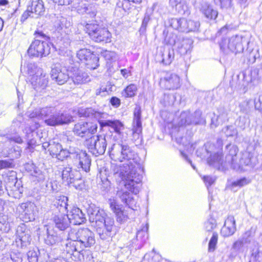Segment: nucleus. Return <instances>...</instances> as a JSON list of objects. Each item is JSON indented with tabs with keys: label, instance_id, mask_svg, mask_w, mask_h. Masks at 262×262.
Masks as SVG:
<instances>
[{
	"label": "nucleus",
	"instance_id": "nucleus-1",
	"mask_svg": "<svg viewBox=\"0 0 262 262\" xmlns=\"http://www.w3.org/2000/svg\"><path fill=\"white\" fill-rule=\"evenodd\" d=\"M111 158L114 161H126L119 165L112 164L111 170L116 178L124 182V186L129 191L137 194L142 186L143 167L135 151L127 145L113 144L109 148Z\"/></svg>",
	"mask_w": 262,
	"mask_h": 262
},
{
	"label": "nucleus",
	"instance_id": "nucleus-2",
	"mask_svg": "<svg viewBox=\"0 0 262 262\" xmlns=\"http://www.w3.org/2000/svg\"><path fill=\"white\" fill-rule=\"evenodd\" d=\"M68 238L70 241L66 244L63 253L65 252L66 256L74 261L83 259L84 249L95 243L94 234L88 228L72 229Z\"/></svg>",
	"mask_w": 262,
	"mask_h": 262
},
{
	"label": "nucleus",
	"instance_id": "nucleus-3",
	"mask_svg": "<svg viewBox=\"0 0 262 262\" xmlns=\"http://www.w3.org/2000/svg\"><path fill=\"white\" fill-rule=\"evenodd\" d=\"M50 154L61 161L68 158L75 159L83 171L88 172L90 170L91 160L85 151L72 147H70L68 149H63L59 142L51 140Z\"/></svg>",
	"mask_w": 262,
	"mask_h": 262
},
{
	"label": "nucleus",
	"instance_id": "nucleus-4",
	"mask_svg": "<svg viewBox=\"0 0 262 262\" xmlns=\"http://www.w3.org/2000/svg\"><path fill=\"white\" fill-rule=\"evenodd\" d=\"M30 118H37L44 121L49 126H56L68 124L72 121V117L64 113L57 112L53 106H47L40 109H36L29 115Z\"/></svg>",
	"mask_w": 262,
	"mask_h": 262
},
{
	"label": "nucleus",
	"instance_id": "nucleus-5",
	"mask_svg": "<svg viewBox=\"0 0 262 262\" xmlns=\"http://www.w3.org/2000/svg\"><path fill=\"white\" fill-rule=\"evenodd\" d=\"M80 117L95 118L98 120L101 128L109 127L114 130L117 134L120 135L121 131L124 129V125L118 120H105L103 119L105 115L95 111L92 108H81L78 111Z\"/></svg>",
	"mask_w": 262,
	"mask_h": 262
},
{
	"label": "nucleus",
	"instance_id": "nucleus-6",
	"mask_svg": "<svg viewBox=\"0 0 262 262\" xmlns=\"http://www.w3.org/2000/svg\"><path fill=\"white\" fill-rule=\"evenodd\" d=\"M28 72L31 84L36 91L41 92L46 89L48 85L49 77L42 69L34 63H30L28 66Z\"/></svg>",
	"mask_w": 262,
	"mask_h": 262
},
{
	"label": "nucleus",
	"instance_id": "nucleus-7",
	"mask_svg": "<svg viewBox=\"0 0 262 262\" xmlns=\"http://www.w3.org/2000/svg\"><path fill=\"white\" fill-rule=\"evenodd\" d=\"M112 139L110 135L93 136L87 140V145L91 152L96 156L103 155L108 144H111Z\"/></svg>",
	"mask_w": 262,
	"mask_h": 262
},
{
	"label": "nucleus",
	"instance_id": "nucleus-8",
	"mask_svg": "<svg viewBox=\"0 0 262 262\" xmlns=\"http://www.w3.org/2000/svg\"><path fill=\"white\" fill-rule=\"evenodd\" d=\"M247 42L241 35H235L228 39L223 38L220 43L221 50L226 54L230 52L241 53L244 50L243 43Z\"/></svg>",
	"mask_w": 262,
	"mask_h": 262
},
{
	"label": "nucleus",
	"instance_id": "nucleus-9",
	"mask_svg": "<svg viewBox=\"0 0 262 262\" xmlns=\"http://www.w3.org/2000/svg\"><path fill=\"white\" fill-rule=\"evenodd\" d=\"M85 29L90 37L96 42L106 43L111 41V34L106 28H101L97 24H87Z\"/></svg>",
	"mask_w": 262,
	"mask_h": 262
},
{
	"label": "nucleus",
	"instance_id": "nucleus-10",
	"mask_svg": "<svg viewBox=\"0 0 262 262\" xmlns=\"http://www.w3.org/2000/svg\"><path fill=\"white\" fill-rule=\"evenodd\" d=\"M50 52V48L48 42L39 39H35L28 50L29 55L32 57L46 56Z\"/></svg>",
	"mask_w": 262,
	"mask_h": 262
},
{
	"label": "nucleus",
	"instance_id": "nucleus-11",
	"mask_svg": "<svg viewBox=\"0 0 262 262\" xmlns=\"http://www.w3.org/2000/svg\"><path fill=\"white\" fill-rule=\"evenodd\" d=\"M77 57L80 61L85 63L88 69H95L99 66V58L90 50L80 49L77 53Z\"/></svg>",
	"mask_w": 262,
	"mask_h": 262
},
{
	"label": "nucleus",
	"instance_id": "nucleus-12",
	"mask_svg": "<svg viewBox=\"0 0 262 262\" xmlns=\"http://www.w3.org/2000/svg\"><path fill=\"white\" fill-rule=\"evenodd\" d=\"M62 178L63 181L67 183L68 185L72 184L77 189L81 188L79 183L76 184L79 181H81V176L80 173L73 169L70 167L64 168L62 172Z\"/></svg>",
	"mask_w": 262,
	"mask_h": 262
},
{
	"label": "nucleus",
	"instance_id": "nucleus-13",
	"mask_svg": "<svg viewBox=\"0 0 262 262\" xmlns=\"http://www.w3.org/2000/svg\"><path fill=\"white\" fill-rule=\"evenodd\" d=\"M35 125L34 127L27 125L23 130L27 140V148L29 149L33 148L36 145H38L42 142L41 138L38 132L35 131V128L38 127V124Z\"/></svg>",
	"mask_w": 262,
	"mask_h": 262
},
{
	"label": "nucleus",
	"instance_id": "nucleus-14",
	"mask_svg": "<svg viewBox=\"0 0 262 262\" xmlns=\"http://www.w3.org/2000/svg\"><path fill=\"white\" fill-rule=\"evenodd\" d=\"M160 84L166 90H177L181 86L180 78L174 73H167L165 76L161 79Z\"/></svg>",
	"mask_w": 262,
	"mask_h": 262
},
{
	"label": "nucleus",
	"instance_id": "nucleus-15",
	"mask_svg": "<svg viewBox=\"0 0 262 262\" xmlns=\"http://www.w3.org/2000/svg\"><path fill=\"white\" fill-rule=\"evenodd\" d=\"M114 227V220L107 216L104 219L101 227H98L97 231L102 239H106L111 237L112 231Z\"/></svg>",
	"mask_w": 262,
	"mask_h": 262
},
{
	"label": "nucleus",
	"instance_id": "nucleus-16",
	"mask_svg": "<svg viewBox=\"0 0 262 262\" xmlns=\"http://www.w3.org/2000/svg\"><path fill=\"white\" fill-rule=\"evenodd\" d=\"M227 151L225 157V161L228 166L234 169H238L240 168L239 165L237 163V148L236 146L230 144L227 145L226 147Z\"/></svg>",
	"mask_w": 262,
	"mask_h": 262
},
{
	"label": "nucleus",
	"instance_id": "nucleus-17",
	"mask_svg": "<svg viewBox=\"0 0 262 262\" xmlns=\"http://www.w3.org/2000/svg\"><path fill=\"white\" fill-rule=\"evenodd\" d=\"M52 79L55 80L58 84L62 85L66 82L70 77V71L66 68L55 67L51 72Z\"/></svg>",
	"mask_w": 262,
	"mask_h": 262
},
{
	"label": "nucleus",
	"instance_id": "nucleus-18",
	"mask_svg": "<svg viewBox=\"0 0 262 262\" xmlns=\"http://www.w3.org/2000/svg\"><path fill=\"white\" fill-rule=\"evenodd\" d=\"M174 43L177 51L182 55L186 54L192 49L193 41L188 38L179 37L176 40L169 42L170 44Z\"/></svg>",
	"mask_w": 262,
	"mask_h": 262
},
{
	"label": "nucleus",
	"instance_id": "nucleus-19",
	"mask_svg": "<svg viewBox=\"0 0 262 262\" xmlns=\"http://www.w3.org/2000/svg\"><path fill=\"white\" fill-rule=\"evenodd\" d=\"M222 152H217L210 156L207 159L208 164L218 170L221 171L226 170L228 168V166L226 162L222 159Z\"/></svg>",
	"mask_w": 262,
	"mask_h": 262
},
{
	"label": "nucleus",
	"instance_id": "nucleus-20",
	"mask_svg": "<svg viewBox=\"0 0 262 262\" xmlns=\"http://www.w3.org/2000/svg\"><path fill=\"white\" fill-rule=\"evenodd\" d=\"M35 205L31 202L23 203L17 207V210L19 213L24 216L26 222L34 220Z\"/></svg>",
	"mask_w": 262,
	"mask_h": 262
},
{
	"label": "nucleus",
	"instance_id": "nucleus-21",
	"mask_svg": "<svg viewBox=\"0 0 262 262\" xmlns=\"http://www.w3.org/2000/svg\"><path fill=\"white\" fill-rule=\"evenodd\" d=\"M236 231V221L233 216H228L221 230V234L225 237L233 235Z\"/></svg>",
	"mask_w": 262,
	"mask_h": 262
},
{
	"label": "nucleus",
	"instance_id": "nucleus-22",
	"mask_svg": "<svg viewBox=\"0 0 262 262\" xmlns=\"http://www.w3.org/2000/svg\"><path fill=\"white\" fill-rule=\"evenodd\" d=\"M70 77L75 84H81L90 80L87 73L83 72L79 68L74 67L70 70Z\"/></svg>",
	"mask_w": 262,
	"mask_h": 262
},
{
	"label": "nucleus",
	"instance_id": "nucleus-23",
	"mask_svg": "<svg viewBox=\"0 0 262 262\" xmlns=\"http://www.w3.org/2000/svg\"><path fill=\"white\" fill-rule=\"evenodd\" d=\"M26 170L32 177L34 181L38 182H43L46 179V173L42 171L34 164L27 163L25 165Z\"/></svg>",
	"mask_w": 262,
	"mask_h": 262
},
{
	"label": "nucleus",
	"instance_id": "nucleus-24",
	"mask_svg": "<svg viewBox=\"0 0 262 262\" xmlns=\"http://www.w3.org/2000/svg\"><path fill=\"white\" fill-rule=\"evenodd\" d=\"M141 111L140 106H136L134 112L133 134L134 139H138L142 132V123L141 120Z\"/></svg>",
	"mask_w": 262,
	"mask_h": 262
},
{
	"label": "nucleus",
	"instance_id": "nucleus-25",
	"mask_svg": "<svg viewBox=\"0 0 262 262\" xmlns=\"http://www.w3.org/2000/svg\"><path fill=\"white\" fill-rule=\"evenodd\" d=\"M148 225L147 224L143 226L142 228L137 231L136 238L133 240V244L136 246V249H141L146 243L148 238L147 231Z\"/></svg>",
	"mask_w": 262,
	"mask_h": 262
},
{
	"label": "nucleus",
	"instance_id": "nucleus-26",
	"mask_svg": "<svg viewBox=\"0 0 262 262\" xmlns=\"http://www.w3.org/2000/svg\"><path fill=\"white\" fill-rule=\"evenodd\" d=\"M53 221L55 227L61 231L67 229L70 224L67 213H56L53 217Z\"/></svg>",
	"mask_w": 262,
	"mask_h": 262
},
{
	"label": "nucleus",
	"instance_id": "nucleus-27",
	"mask_svg": "<svg viewBox=\"0 0 262 262\" xmlns=\"http://www.w3.org/2000/svg\"><path fill=\"white\" fill-rule=\"evenodd\" d=\"M67 215L70 223L74 225H80L85 221L84 214L79 208L77 207H73Z\"/></svg>",
	"mask_w": 262,
	"mask_h": 262
},
{
	"label": "nucleus",
	"instance_id": "nucleus-28",
	"mask_svg": "<svg viewBox=\"0 0 262 262\" xmlns=\"http://www.w3.org/2000/svg\"><path fill=\"white\" fill-rule=\"evenodd\" d=\"M243 79L242 82L239 83L241 89L244 92H246L248 88L252 83H254L257 79V74L255 71H252L251 73H243L242 74Z\"/></svg>",
	"mask_w": 262,
	"mask_h": 262
},
{
	"label": "nucleus",
	"instance_id": "nucleus-29",
	"mask_svg": "<svg viewBox=\"0 0 262 262\" xmlns=\"http://www.w3.org/2000/svg\"><path fill=\"white\" fill-rule=\"evenodd\" d=\"M243 79L242 82L239 83L241 89L244 92H246L248 88L252 83H254L257 79V74L255 71H252L251 73H243L242 74Z\"/></svg>",
	"mask_w": 262,
	"mask_h": 262
},
{
	"label": "nucleus",
	"instance_id": "nucleus-30",
	"mask_svg": "<svg viewBox=\"0 0 262 262\" xmlns=\"http://www.w3.org/2000/svg\"><path fill=\"white\" fill-rule=\"evenodd\" d=\"M200 10L204 16L210 20H215L218 15L217 10L214 9L212 6L207 2L201 3Z\"/></svg>",
	"mask_w": 262,
	"mask_h": 262
},
{
	"label": "nucleus",
	"instance_id": "nucleus-31",
	"mask_svg": "<svg viewBox=\"0 0 262 262\" xmlns=\"http://www.w3.org/2000/svg\"><path fill=\"white\" fill-rule=\"evenodd\" d=\"M118 196L120 198L122 203L125 204L129 208L135 210L136 207V202L133 197L132 195L128 191H118L117 193Z\"/></svg>",
	"mask_w": 262,
	"mask_h": 262
},
{
	"label": "nucleus",
	"instance_id": "nucleus-32",
	"mask_svg": "<svg viewBox=\"0 0 262 262\" xmlns=\"http://www.w3.org/2000/svg\"><path fill=\"white\" fill-rule=\"evenodd\" d=\"M62 233L57 234L53 230L47 229V236L45 239V242L47 245H54L58 244L62 242L63 238Z\"/></svg>",
	"mask_w": 262,
	"mask_h": 262
},
{
	"label": "nucleus",
	"instance_id": "nucleus-33",
	"mask_svg": "<svg viewBox=\"0 0 262 262\" xmlns=\"http://www.w3.org/2000/svg\"><path fill=\"white\" fill-rule=\"evenodd\" d=\"M170 26L175 30L183 32H188L187 27V20L185 18H172L170 20Z\"/></svg>",
	"mask_w": 262,
	"mask_h": 262
},
{
	"label": "nucleus",
	"instance_id": "nucleus-34",
	"mask_svg": "<svg viewBox=\"0 0 262 262\" xmlns=\"http://www.w3.org/2000/svg\"><path fill=\"white\" fill-rule=\"evenodd\" d=\"M28 7L29 10H30L36 17L43 15L45 12L44 5L42 0H32L31 5Z\"/></svg>",
	"mask_w": 262,
	"mask_h": 262
},
{
	"label": "nucleus",
	"instance_id": "nucleus-35",
	"mask_svg": "<svg viewBox=\"0 0 262 262\" xmlns=\"http://www.w3.org/2000/svg\"><path fill=\"white\" fill-rule=\"evenodd\" d=\"M87 122H79L75 125L73 132L77 135L83 137L88 135Z\"/></svg>",
	"mask_w": 262,
	"mask_h": 262
},
{
	"label": "nucleus",
	"instance_id": "nucleus-36",
	"mask_svg": "<svg viewBox=\"0 0 262 262\" xmlns=\"http://www.w3.org/2000/svg\"><path fill=\"white\" fill-rule=\"evenodd\" d=\"M68 198L66 196H61L56 202L57 208L59 213H68Z\"/></svg>",
	"mask_w": 262,
	"mask_h": 262
},
{
	"label": "nucleus",
	"instance_id": "nucleus-37",
	"mask_svg": "<svg viewBox=\"0 0 262 262\" xmlns=\"http://www.w3.org/2000/svg\"><path fill=\"white\" fill-rule=\"evenodd\" d=\"M90 0H77V2L74 4V6L77 9L79 13H90L89 10V4L88 2Z\"/></svg>",
	"mask_w": 262,
	"mask_h": 262
},
{
	"label": "nucleus",
	"instance_id": "nucleus-38",
	"mask_svg": "<svg viewBox=\"0 0 262 262\" xmlns=\"http://www.w3.org/2000/svg\"><path fill=\"white\" fill-rule=\"evenodd\" d=\"M138 88L136 84H130L122 92V95L125 98H132L136 96Z\"/></svg>",
	"mask_w": 262,
	"mask_h": 262
},
{
	"label": "nucleus",
	"instance_id": "nucleus-39",
	"mask_svg": "<svg viewBox=\"0 0 262 262\" xmlns=\"http://www.w3.org/2000/svg\"><path fill=\"white\" fill-rule=\"evenodd\" d=\"M179 123L182 126L193 124L192 115L189 111H185L181 113Z\"/></svg>",
	"mask_w": 262,
	"mask_h": 262
},
{
	"label": "nucleus",
	"instance_id": "nucleus-40",
	"mask_svg": "<svg viewBox=\"0 0 262 262\" xmlns=\"http://www.w3.org/2000/svg\"><path fill=\"white\" fill-rule=\"evenodd\" d=\"M55 26L58 30L68 29L71 26V23L67 18L62 16H57L55 23Z\"/></svg>",
	"mask_w": 262,
	"mask_h": 262
},
{
	"label": "nucleus",
	"instance_id": "nucleus-41",
	"mask_svg": "<svg viewBox=\"0 0 262 262\" xmlns=\"http://www.w3.org/2000/svg\"><path fill=\"white\" fill-rule=\"evenodd\" d=\"M162 62L166 65H168L173 60L174 58V51L173 50L167 49L164 50L162 54Z\"/></svg>",
	"mask_w": 262,
	"mask_h": 262
},
{
	"label": "nucleus",
	"instance_id": "nucleus-42",
	"mask_svg": "<svg viewBox=\"0 0 262 262\" xmlns=\"http://www.w3.org/2000/svg\"><path fill=\"white\" fill-rule=\"evenodd\" d=\"M102 210V209H100L99 207H97L94 204H91L89 205L87 209V212L89 216V220L90 222H94V217H95L96 215Z\"/></svg>",
	"mask_w": 262,
	"mask_h": 262
},
{
	"label": "nucleus",
	"instance_id": "nucleus-43",
	"mask_svg": "<svg viewBox=\"0 0 262 262\" xmlns=\"http://www.w3.org/2000/svg\"><path fill=\"white\" fill-rule=\"evenodd\" d=\"M128 0H123L122 1H119L117 3L116 11H119L121 12L122 15H124L128 10L129 9V2Z\"/></svg>",
	"mask_w": 262,
	"mask_h": 262
},
{
	"label": "nucleus",
	"instance_id": "nucleus-44",
	"mask_svg": "<svg viewBox=\"0 0 262 262\" xmlns=\"http://www.w3.org/2000/svg\"><path fill=\"white\" fill-rule=\"evenodd\" d=\"M218 241V234L216 232H213L212 235L208 243V251L209 252H213L216 249V244Z\"/></svg>",
	"mask_w": 262,
	"mask_h": 262
},
{
	"label": "nucleus",
	"instance_id": "nucleus-45",
	"mask_svg": "<svg viewBox=\"0 0 262 262\" xmlns=\"http://www.w3.org/2000/svg\"><path fill=\"white\" fill-rule=\"evenodd\" d=\"M216 227L215 219L211 215L209 218L204 223V228L208 231H212Z\"/></svg>",
	"mask_w": 262,
	"mask_h": 262
},
{
	"label": "nucleus",
	"instance_id": "nucleus-46",
	"mask_svg": "<svg viewBox=\"0 0 262 262\" xmlns=\"http://www.w3.org/2000/svg\"><path fill=\"white\" fill-rule=\"evenodd\" d=\"M108 204L111 210L115 214L122 210V205L119 204L114 199H110L108 200Z\"/></svg>",
	"mask_w": 262,
	"mask_h": 262
},
{
	"label": "nucleus",
	"instance_id": "nucleus-47",
	"mask_svg": "<svg viewBox=\"0 0 262 262\" xmlns=\"http://www.w3.org/2000/svg\"><path fill=\"white\" fill-rule=\"evenodd\" d=\"M254 236V232L252 229L245 231L240 238L242 241L246 244H250L252 241V237Z\"/></svg>",
	"mask_w": 262,
	"mask_h": 262
},
{
	"label": "nucleus",
	"instance_id": "nucleus-48",
	"mask_svg": "<svg viewBox=\"0 0 262 262\" xmlns=\"http://www.w3.org/2000/svg\"><path fill=\"white\" fill-rule=\"evenodd\" d=\"M106 216L107 215L105 211L103 210H102L96 215L95 217H94V222L93 223H95L98 227H101Z\"/></svg>",
	"mask_w": 262,
	"mask_h": 262
},
{
	"label": "nucleus",
	"instance_id": "nucleus-49",
	"mask_svg": "<svg viewBox=\"0 0 262 262\" xmlns=\"http://www.w3.org/2000/svg\"><path fill=\"white\" fill-rule=\"evenodd\" d=\"M15 241L18 246L20 244L21 248L26 247L30 244L31 241L30 233L23 237H20V238H16Z\"/></svg>",
	"mask_w": 262,
	"mask_h": 262
},
{
	"label": "nucleus",
	"instance_id": "nucleus-50",
	"mask_svg": "<svg viewBox=\"0 0 262 262\" xmlns=\"http://www.w3.org/2000/svg\"><path fill=\"white\" fill-rule=\"evenodd\" d=\"M10 229V225L7 222V217L6 215L0 216V230L7 232Z\"/></svg>",
	"mask_w": 262,
	"mask_h": 262
},
{
	"label": "nucleus",
	"instance_id": "nucleus-51",
	"mask_svg": "<svg viewBox=\"0 0 262 262\" xmlns=\"http://www.w3.org/2000/svg\"><path fill=\"white\" fill-rule=\"evenodd\" d=\"M251 180L249 178H243L237 180L232 183V187H241L250 183Z\"/></svg>",
	"mask_w": 262,
	"mask_h": 262
},
{
	"label": "nucleus",
	"instance_id": "nucleus-52",
	"mask_svg": "<svg viewBox=\"0 0 262 262\" xmlns=\"http://www.w3.org/2000/svg\"><path fill=\"white\" fill-rule=\"evenodd\" d=\"M226 137H232L237 134L236 129L233 126H227L222 129Z\"/></svg>",
	"mask_w": 262,
	"mask_h": 262
},
{
	"label": "nucleus",
	"instance_id": "nucleus-53",
	"mask_svg": "<svg viewBox=\"0 0 262 262\" xmlns=\"http://www.w3.org/2000/svg\"><path fill=\"white\" fill-rule=\"evenodd\" d=\"M39 250L34 251L30 250L28 252V258L29 262H38L39 258H41V256L38 257V253Z\"/></svg>",
	"mask_w": 262,
	"mask_h": 262
},
{
	"label": "nucleus",
	"instance_id": "nucleus-54",
	"mask_svg": "<svg viewBox=\"0 0 262 262\" xmlns=\"http://www.w3.org/2000/svg\"><path fill=\"white\" fill-rule=\"evenodd\" d=\"M200 23L199 21H195L192 20H187V27L188 28V32L198 31Z\"/></svg>",
	"mask_w": 262,
	"mask_h": 262
},
{
	"label": "nucleus",
	"instance_id": "nucleus-55",
	"mask_svg": "<svg viewBox=\"0 0 262 262\" xmlns=\"http://www.w3.org/2000/svg\"><path fill=\"white\" fill-rule=\"evenodd\" d=\"M29 231L27 229L25 225H22L18 227L16 231V238H20L23 237L29 234Z\"/></svg>",
	"mask_w": 262,
	"mask_h": 262
},
{
	"label": "nucleus",
	"instance_id": "nucleus-56",
	"mask_svg": "<svg viewBox=\"0 0 262 262\" xmlns=\"http://www.w3.org/2000/svg\"><path fill=\"white\" fill-rule=\"evenodd\" d=\"M246 245L241 238L236 241L232 245V248L236 252H242L243 251L244 246Z\"/></svg>",
	"mask_w": 262,
	"mask_h": 262
},
{
	"label": "nucleus",
	"instance_id": "nucleus-57",
	"mask_svg": "<svg viewBox=\"0 0 262 262\" xmlns=\"http://www.w3.org/2000/svg\"><path fill=\"white\" fill-rule=\"evenodd\" d=\"M14 164L12 160H0V170L5 168H12Z\"/></svg>",
	"mask_w": 262,
	"mask_h": 262
},
{
	"label": "nucleus",
	"instance_id": "nucleus-58",
	"mask_svg": "<svg viewBox=\"0 0 262 262\" xmlns=\"http://www.w3.org/2000/svg\"><path fill=\"white\" fill-rule=\"evenodd\" d=\"M117 221L122 223L126 222L128 219L127 215L124 212L122 209L116 214H115Z\"/></svg>",
	"mask_w": 262,
	"mask_h": 262
},
{
	"label": "nucleus",
	"instance_id": "nucleus-59",
	"mask_svg": "<svg viewBox=\"0 0 262 262\" xmlns=\"http://www.w3.org/2000/svg\"><path fill=\"white\" fill-rule=\"evenodd\" d=\"M202 113L200 111H196L192 115L193 124H198L202 123Z\"/></svg>",
	"mask_w": 262,
	"mask_h": 262
},
{
	"label": "nucleus",
	"instance_id": "nucleus-60",
	"mask_svg": "<svg viewBox=\"0 0 262 262\" xmlns=\"http://www.w3.org/2000/svg\"><path fill=\"white\" fill-rule=\"evenodd\" d=\"M47 190L49 192H53L58 190V186L56 182H49L46 184Z\"/></svg>",
	"mask_w": 262,
	"mask_h": 262
},
{
	"label": "nucleus",
	"instance_id": "nucleus-61",
	"mask_svg": "<svg viewBox=\"0 0 262 262\" xmlns=\"http://www.w3.org/2000/svg\"><path fill=\"white\" fill-rule=\"evenodd\" d=\"M104 56L106 60L115 61L117 59V54L113 51H106L104 53Z\"/></svg>",
	"mask_w": 262,
	"mask_h": 262
},
{
	"label": "nucleus",
	"instance_id": "nucleus-62",
	"mask_svg": "<svg viewBox=\"0 0 262 262\" xmlns=\"http://www.w3.org/2000/svg\"><path fill=\"white\" fill-rule=\"evenodd\" d=\"M216 5L220 6L221 8H228L231 5V0H214Z\"/></svg>",
	"mask_w": 262,
	"mask_h": 262
},
{
	"label": "nucleus",
	"instance_id": "nucleus-63",
	"mask_svg": "<svg viewBox=\"0 0 262 262\" xmlns=\"http://www.w3.org/2000/svg\"><path fill=\"white\" fill-rule=\"evenodd\" d=\"M254 106L256 110L262 112V95L255 98L254 100Z\"/></svg>",
	"mask_w": 262,
	"mask_h": 262
},
{
	"label": "nucleus",
	"instance_id": "nucleus-64",
	"mask_svg": "<svg viewBox=\"0 0 262 262\" xmlns=\"http://www.w3.org/2000/svg\"><path fill=\"white\" fill-rule=\"evenodd\" d=\"M29 17H36V16L30 10H29V7H28L26 11L24 12L21 17V21H25Z\"/></svg>",
	"mask_w": 262,
	"mask_h": 262
}]
</instances>
